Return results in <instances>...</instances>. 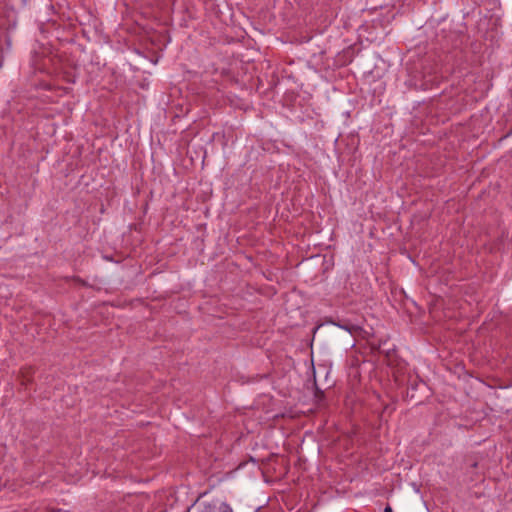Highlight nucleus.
Returning <instances> with one entry per match:
<instances>
[{
    "label": "nucleus",
    "mask_w": 512,
    "mask_h": 512,
    "mask_svg": "<svg viewBox=\"0 0 512 512\" xmlns=\"http://www.w3.org/2000/svg\"><path fill=\"white\" fill-rule=\"evenodd\" d=\"M200 512H233L230 505L220 500L204 503Z\"/></svg>",
    "instance_id": "nucleus-1"
},
{
    "label": "nucleus",
    "mask_w": 512,
    "mask_h": 512,
    "mask_svg": "<svg viewBox=\"0 0 512 512\" xmlns=\"http://www.w3.org/2000/svg\"><path fill=\"white\" fill-rule=\"evenodd\" d=\"M34 373H35V371L32 367L21 368L20 373H19L21 384L24 386L30 384L33 380Z\"/></svg>",
    "instance_id": "nucleus-2"
},
{
    "label": "nucleus",
    "mask_w": 512,
    "mask_h": 512,
    "mask_svg": "<svg viewBox=\"0 0 512 512\" xmlns=\"http://www.w3.org/2000/svg\"><path fill=\"white\" fill-rule=\"evenodd\" d=\"M384 512H393V510L390 506H386Z\"/></svg>",
    "instance_id": "nucleus-3"
},
{
    "label": "nucleus",
    "mask_w": 512,
    "mask_h": 512,
    "mask_svg": "<svg viewBox=\"0 0 512 512\" xmlns=\"http://www.w3.org/2000/svg\"><path fill=\"white\" fill-rule=\"evenodd\" d=\"M512 134V131L509 133V135Z\"/></svg>",
    "instance_id": "nucleus-4"
}]
</instances>
